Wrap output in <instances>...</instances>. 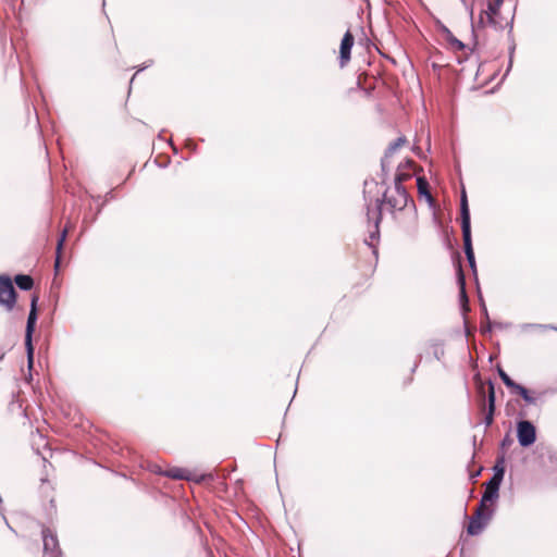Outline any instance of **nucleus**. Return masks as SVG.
Instances as JSON below:
<instances>
[{"instance_id":"72a5a7b5","label":"nucleus","mask_w":557,"mask_h":557,"mask_svg":"<svg viewBox=\"0 0 557 557\" xmlns=\"http://www.w3.org/2000/svg\"><path fill=\"white\" fill-rule=\"evenodd\" d=\"M135 77H136V75L132 76L131 84L134 82Z\"/></svg>"},{"instance_id":"9b49d317","label":"nucleus","mask_w":557,"mask_h":557,"mask_svg":"<svg viewBox=\"0 0 557 557\" xmlns=\"http://www.w3.org/2000/svg\"><path fill=\"white\" fill-rule=\"evenodd\" d=\"M495 389L492 381H488V393H487V412L484 418V424L486 426H491L494 421V412H495Z\"/></svg>"},{"instance_id":"ddd939ff","label":"nucleus","mask_w":557,"mask_h":557,"mask_svg":"<svg viewBox=\"0 0 557 557\" xmlns=\"http://www.w3.org/2000/svg\"><path fill=\"white\" fill-rule=\"evenodd\" d=\"M462 239H463V249H465V253H466L468 263H469L472 272L474 274H476V264H475V258H474V252H473V247H472L471 233L462 234Z\"/></svg>"},{"instance_id":"20e7f679","label":"nucleus","mask_w":557,"mask_h":557,"mask_svg":"<svg viewBox=\"0 0 557 557\" xmlns=\"http://www.w3.org/2000/svg\"><path fill=\"white\" fill-rule=\"evenodd\" d=\"M517 438L522 447H529L536 441V429L529 420H520L517 422Z\"/></svg>"},{"instance_id":"9d476101","label":"nucleus","mask_w":557,"mask_h":557,"mask_svg":"<svg viewBox=\"0 0 557 557\" xmlns=\"http://www.w3.org/2000/svg\"><path fill=\"white\" fill-rule=\"evenodd\" d=\"M460 220L462 234L471 233V219L467 194L463 190L460 197Z\"/></svg>"},{"instance_id":"bb28decb","label":"nucleus","mask_w":557,"mask_h":557,"mask_svg":"<svg viewBox=\"0 0 557 557\" xmlns=\"http://www.w3.org/2000/svg\"><path fill=\"white\" fill-rule=\"evenodd\" d=\"M187 147L190 149V150H195L196 149V144L193 143L191 140H188L187 141Z\"/></svg>"},{"instance_id":"7c9ffc66","label":"nucleus","mask_w":557,"mask_h":557,"mask_svg":"<svg viewBox=\"0 0 557 557\" xmlns=\"http://www.w3.org/2000/svg\"><path fill=\"white\" fill-rule=\"evenodd\" d=\"M480 392H481L482 394H484V385H483V384H481V385H480Z\"/></svg>"},{"instance_id":"393cba45","label":"nucleus","mask_w":557,"mask_h":557,"mask_svg":"<svg viewBox=\"0 0 557 557\" xmlns=\"http://www.w3.org/2000/svg\"><path fill=\"white\" fill-rule=\"evenodd\" d=\"M512 442H513V441H512V438L510 437V435H509V434H507V435L503 438V441H502L500 445H502V447L510 446V445L512 444Z\"/></svg>"},{"instance_id":"6ab92c4d","label":"nucleus","mask_w":557,"mask_h":557,"mask_svg":"<svg viewBox=\"0 0 557 557\" xmlns=\"http://www.w3.org/2000/svg\"><path fill=\"white\" fill-rule=\"evenodd\" d=\"M417 187H418V193L421 196H424L428 201H432L433 200L432 195H431L430 189H429V183H428V181L424 177H418L417 178Z\"/></svg>"},{"instance_id":"c756f323","label":"nucleus","mask_w":557,"mask_h":557,"mask_svg":"<svg viewBox=\"0 0 557 557\" xmlns=\"http://www.w3.org/2000/svg\"><path fill=\"white\" fill-rule=\"evenodd\" d=\"M382 170L385 171V159L382 160Z\"/></svg>"},{"instance_id":"4be33fe9","label":"nucleus","mask_w":557,"mask_h":557,"mask_svg":"<svg viewBox=\"0 0 557 557\" xmlns=\"http://www.w3.org/2000/svg\"><path fill=\"white\" fill-rule=\"evenodd\" d=\"M498 375L503 383L511 389L518 384L502 368H498Z\"/></svg>"},{"instance_id":"f257e3e1","label":"nucleus","mask_w":557,"mask_h":557,"mask_svg":"<svg viewBox=\"0 0 557 557\" xmlns=\"http://www.w3.org/2000/svg\"><path fill=\"white\" fill-rule=\"evenodd\" d=\"M411 203V208L414 211L416 205L409 197L407 190L401 184V178L396 180V184L393 191L385 190L382 199H375L373 203H367V220L369 225L373 224V230L369 228L370 239L374 240L379 237V225L382 220V206L385 203L388 209L394 211H401Z\"/></svg>"},{"instance_id":"7ed1b4c3","label":"nucleus","mask_w":557,"mask_h":557,"mask_svg":"<svg viewBox=\"0 0 557 557\" xmlns=\"http://www.w3.org/2000/svg\"><path fill=\"white\" fill-rule=\"evenodd\" d=\"M16 304V292L12 280L8 275H0V306L7 311H12Z\"/></svg>"},{"instance_id":"6e6552de","label":"nucleus","mask_w":557,"mask_h":557,"mask_svg":"<svg viewBox=\"0 0 557 557\" xmlns=\"http://www.w3.org/2000/svg\"><path fill=\"white\" fill-rule=\"evenodd\" d=\"M492 515L493 511H486L481 507H478L475 516L469 520L467 529L468 534L472 536L479 535L486 525L487 521L492 518Z\"/></svg>"},{"instance_id":"5701e85b","label":"nucleus","mask_w":557,"mask_h":557,"mask_svg":"<svg viewBox=\"0 0 557 557\" xmlns=\"http://www.w3.org/2000/svg\"><path fill=\"white\" fill-rule=\"evenodd\" d=\"M522 331H529V330H546V329H555L552 325L546 324H537V323H525L521 325Z\"/></svg>"},{"instance_id":"a211bd4d","label":"nucleus","mask_w":557,"mask_h":557,"mask_svg":"<svg viewBox=\"0 0 557 557\" xmlns=\"http://www.w3.org/2000/svg\"><path fill=\"white\" fill-rule=\"evenodd\" d=\"M67 227H65L61 235H60V238L58 240V244H57V256H55V261H54V269L55 271L59 270V267H60V261H61V252H62V248H63V245H64V242L66 239V235H67Z\"/></svg>"},{"instance_id":"aec40b11","label":"nucleus","mask_w":557,"mask_h":557,"mask_svg":"<svg viewBox=\"0 0 557 557\" xmlns=\"http://www.w3.org/2000/svg\"><path fill=\"white\" fill-rule=\"evenodd\" d=\"M504 463V457L497 460L496 465L494 466V474L490 480H496L497 483L502 484L505 473V468L503 466Z\"/></svg>"},{"instance_id":"473e14b6","label":"nucleus","mask_w":557,"mask_h":557,"mask_svg":"<svg viewBox=\"0 0 557 557\" xmlns=\"http://www.w3.org/2000/svg\"><path fill=\"white\" fill-rule=\"evenodd\" d=\"M436 359H440L441 352L435 351Z\"/></svg>"},{"instance_id":"2eb2a0df","label":"nucleus","mask_w":557,"mask_h":557,"mask_svg":"<svg viewBox=\"0 0 557 557\" xmlns=\"http://www.w3.org/2000/svg\"><path fill=\"white\" fill-rule=\"evenodd\" d=\"M153 471L156 473H161V474H163V475H165L168 478H171V479H176V480L187 479V476L185 474V470L182 469V468H172V469H169L168 471L162 472L160 470V468L156 466Z\"/></svg>"},{"instance_id":"f03ea898","label":"nucleus","mask_w":557,"mask_h":557,"mask_svg":"<svg viewBox=\"0 0 557 557\" xmlns=\"http://www.w3.org/2000/svg\"><path fill=\"white\" fill-rule=\"evenodd\" d=\"M37 301L38 297L33 296L30 301V310L27 318L26 323V332H25V347L27 354V366L28 369L32 370L34 364V346H33V333L35 331V325L38 319L37 314Z\"/></svg>"},{"instance_id":"c85d7f7f","label":"nucleus","mask_w":557,"mask_h":557,"mask_svg":"<svg viewBox=\"0 0 557 557\" xmlns=\"http://www.w3.org/2000/svg\"><path fill=\"white\" fill-rule=\"evenodd\" d=\"M442 30L445 32L447 35H451L450 32L445 26H442Z\"/></svg>"},{"instance_id":"dca6fc26","label":"nucleus","mask_w":557,"mask_h":557,"mask_svg":"<svg viewBox=\"0 0 557 557\" xmlns=\"http://www.w3.org/2000/svg\"><path fill=\"white\" fill-rule=\"evenodd\" d=\"M457 281L460 289V299L467 305L468 304V296L466 293V281H465V274L462 271V268L460 264H458L457 268Z\"/></svg>"},{"instance_id":"39448f33","label":"nucleus","mask_w":557,"mask_h":557,"mask_svg":"<svg viewBox=\"0 0 557 557\" xmlns=\"http://www.w3.org/2000/svg\"><path fill=\"white\" fill-rule=\"evenodd\" d=\"M504 0H495V3L490 2L487 5V11L480 15V23L483 25V28L486 32H503L504 29L499 27L495 21L497 16V9L503 3Z\"/></svg>"},{"instance_id":"4468645a","label":"nucleus","mask_w":557,"mask_h":557,"mask_svg":"<svg viewBox=\"0 0 557 557\" xmlns=\"http://www.w3.org/2000/svg\"><path fill=\"white\" fill-rule=\"evenodd\" d=\"M14 282L17 285V287L22 290H29L34 286L33 277L26 274H17L14 277Z\"/></svg>"},{"instance_id":"412c9836","label":"nucleus","mask_w":557,"mask_h":557,"mask_svg":"<svg viewBox=\"0 0 557 557\" xmlns=\"http://www.w3.org/2000/svg\"><path fill=\"white\" fill-rule=\"evenodd\" d=\"M405 144V138L403 137H399L397 138L396 140H394L393 143L389 144L388 148L386 149V152H385V159L393 154L399 147H401L403 145Z\"/></svg>"},{"instance_id":"423d86ee","label":"nucleus","mask_w":557,"mask_h":557,"mask_svg":"<svg viewBox=\"0 0 557 557\" xmlns=\"http://www.w3.org/2000/svg\"><path fill=\"white\" fill-rule=\"evenodd\" d=\"M447 38V48L457 54L458 63H462L468 59V57L473 52L478 42L473 41V44H465L460 41L457 37H446Z\"/></svg>"},{"instance_id":"1a4fd4ad","label":"nucleus","mask_w":557,"mask_h":557,"mask_svg":"<svg viewBox=\"0 0 557 557\" xmlns=\"http://www.w3.org/2000/svg\"><path fill=\"white\" fill-rule=\"evenodd\" d=\"M499 486H500V484L497 483L496 480H488L485 483V491H484V493L482 495V498H481L479 507H481L482 509H484L486 511H492L486 506V503H493V502H495L498 498V496H499V493H498L499 492Z\"/></svg>"},{"instance_id":"cd10ccee","label":"nucleus","mask_w":557,"mask_h":557,"mask_svg":"<svg viewBox=\"0 0 557 557\" xmlns=\"http://www.w3.org/2000/svg\"><path fill=\"white\" fill-rule=\"evenodd\" d=\"M151 61L149 63H145L143 66H140L137 72L144 71L145 69L149 67L151 65Z\"/></svg>"},{"instance_id":"f3484780","label":"nucleus","mask_w":557,"mask_h":557,"mask_svg":"<svg viewBox=\"0 0 557 557\" xmlns=\"http://www.w3.org/2000/svg\"><path fill=\"white\" fill-rule=\"evenodd\" d=\"M513 392H516L518 395H520L524 401L529 405H535L536 404V397L532 396L530 391L522 386L521 384H517L513 388Z\"/></svg>"},{"instance_id":"b1692460","label":"nucleus","mask_w":557,"mask_h":557,"mask_svg":"<svg viewBox=\"0 0 557 557\" xmlns=\"http://www.w3.org/2000/svg\"><path fill=\"white\" fill-rule=\"evenodd\" d=\"M515 49H516V44L512 41L510 47H509V64H508V67L506 70L505 76L510 72V70L512 67Z\"/></svg>"},{"instance_id":"f8f14e48","label":"nucleus","mask_w":557,"mask_h":557,"mask_svg":"<svg viewBox=\"0 0 557 557\" xmlns=\"http://www.w3.org/2000/svg\"><path fill=\"white\" fill-rule=\"evenodd\" d=\"M355 37H343L339 47V65L344 67L350 60L351 49L355 44Z\"/></svg>"},{"instance_id":"0eeeda50","label":"nucleus","mask_w":557,"mask_h":557,"mask_svg":"<svg viewBox=\"0 0 557 557\" xmlns=\"http://www.w3.org/2000/svg\"><path fill=\"white\" fill-rule=\"evenodd\" d=\"M44 542V557H61V549L57 534L50 528H42L41 530Z\"/></svg>"},{"instance_id":"f704fd0d","label":"nucleus","mask_w":557,"mask_h":557,"mask_svg":"<svg viewBox=\"0 0 557 557\" xmlns=\"http://www.w3.org/2000/svg\"><path fill=\"white\" fill-rule=\"evenodd\" d=\"M3 357H4V354H3V352H2V354H0V360H2V359H3Z\"/></svg>"},{"instance_id":"2f4dec72","label":"nucleus","mask_w":557,"mask_h":557,"mask_svg":"<svg viewBox=\"0 0 557 557\" xmlns=\"http://www.w3.org/2000/svg\"><path fill=\"white\" fill-rule=\"evenodd\" d=\"M436 359H440L441 352L435 351Z\"/></svg>"},{"instance_id":"a878e982","label":"nucleus","mask_w":557,"mask_h":557,"mask_svg":"<svg viewBox=\"0 0 557 557\" xmlns=\"http://www.w3.org/2000/svg\"><path fill=\"white\" fill-rule=\"evenodd\" d=\"M400 177L401 178V182L405 181V180H408L410 177L409 174H405V173H397L396 176H395V181Z\"/></svg>"}]
</instances>
